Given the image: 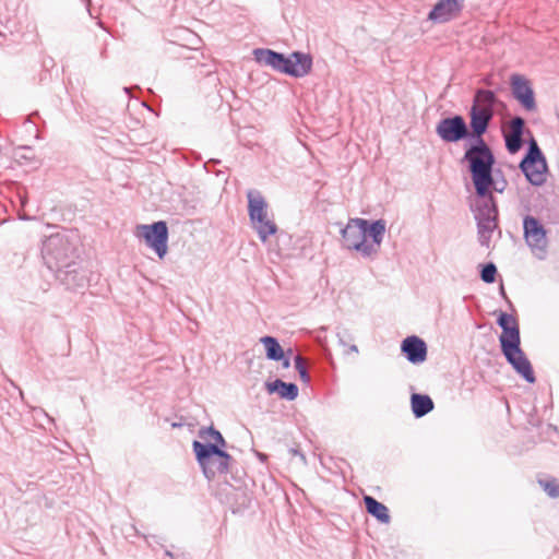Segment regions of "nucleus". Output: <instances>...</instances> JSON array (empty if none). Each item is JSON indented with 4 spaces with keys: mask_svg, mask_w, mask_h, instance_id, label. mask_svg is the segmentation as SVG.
<instances>
[{
    "mask_svg": "<svg viewBox=\"0 0 559 559\" xmlns=\"http://www.w3.org/2000/svg\"><path fill=\"white\" fill-rule=\"evenodd\" d=\"M259 457H260L261 460H264L266 456H265L264 454H261V453H260V454H259Z\"/></svg>",
    "mask_w": 559,
    "mask_h": 559,
    "instance_id": "37",
    "label": "nucleus"
},
{
    "mask_svg": "<svg viewBox=\"0 0 559 559\" xmlns=\"http://www.w3.org/2000/svg\"><path fill=\"white\" fill-rule=\"evenodd\" d=\"M265 389L269 394L276 393L281 399L286 401L296 400L299 392L296 383L285 382L281 379H275L272 382H265Z\"/></svg>",
    "mask_w": 559,
    "mask_h": 559,
    "instance_id": "20",
    "label": "nucleus"
},
{
    "mask_svg": "<svg viewBox=\"0 0 559 559\" xmlns=\"http://www.w3.org/2000/svg\"><path fill=\"white\" fill-rule=\"evenodd\" d=\"M500 294L503 296V297H507L506 296V292H504V287L503 285L500 286Z\"/></svg>",
    "mask_w": 559,
    "mask_h": 559,
    "instance_id": "35",
    "label": "nucleus"
},
{
    "mask_svg": "<svg viewBox=\"0 0 559 559\" xmlns=\"http://www.w3.org/2000/svg\"><path fill=\"white\" fill-rule=\"evenodd\" d=\"M192 450L204 477L210 481L227 474L235 461L225 449L211 442L193 440Z\"/></svg>",
    "mask_w": 559,
    "mask_h": 559,
    "instance_id": "4",
    "label": "nucleus"
},
{
    "mask_svg": "<svg viewBox=\"0 0 559 559\" xmlns=\"http://www.w3.org/2000/svg\"><path fill=\"white\" fill-rule=\"evenodd\" d=\"M465 0H438L428 13V20L436 24H444L456 19L463 8Z\"/></svg>",
    "mask_w": 559,
    "mask_h": 559,
    "instance_id": "15",
    "label": "nucleus"
},
{
    "mask_svg": "<svg viewBox=\"0 0 559 559\" xmlns=\"http://www.w3.org/2000/svg\"><path fill=\"white\" fill-rule=\"evenodd\" d=\"M41 257L47 269L55 273L76 259L75 247L64 235H50L43 242Z\"/></svg>",
    "mask_w": 559,
    "mask_h": 559,
    "instance_id": "7",
    "label": "nucleus"
},
{
    "mask_svg": "<svg viewBox=\"0 0 559 559\" xmlns=\"http://www.w3.org/2000/svg\"><path fill=\"white\" fill-rule=\"evenodd\" d=\"M501 176H504L502 170L493 168V178H501Z\"/></svg>",
    "mask_w": 559,
    "mask_h": 559,
    "instance_id": "32",
    "label": "nucleus"
},
{
    "mask_svg": "<svg viewBox=\"0 0 559 559\" xmlns=\"http://www.w3.org/2000/svg\"><path fill=\"white\" fill-rule=\"evenodd\" d=\"M411 407L415 418H421L433 409L435 404L429 395L413 393L411 396Z\"/></svg>",
    "mask_w": 559,
    "mask_h": 559,
    "instance_id": "22",
    "label": "nucleus"
},
{
    "mask_svg": "<svg viewBox=\"0 0 559 559\" xmlns=\"http://www.w3.org/2000/svg\"><path fill=\"white\" fill-rule=\"evenodd\" d=\"M282 362L283 368L287 369L290 367V359L286 357L285 353H283V359H280Z\"/></svg>",
    "mask_w": 559,
    "mask_h": 559,
    "instance_id": "30",
    "label": "nucleus"
},
{
    "mask_svg": "<svg viewBox=\"0 0 559 559\" xmlns=\"http://www.w3.org/2000/svg\"><path fill=\"white\" fill-rule=\"evenodd\" d=\"M500 104L496 93L491 90L478 88L475 92L472 107H476L479 110L490 114L495 117L496 106Z\"/></svg>",
    "mask_w": 559,
    "mask_h": 559,
    "instance_id": "19",
    "label": "nucleus"
},
{
    "mask_svg": "<svg viewBox=\"0 0 559 559\" xmlns=\"http://www.w3.org/2000/svg\"><path fill=\"white\" fill-rule=\"evenodd\" d=\"M364 503L367 512L382 524H389L391 516L389 509L382 502L371 496H364Z\"/></svg>",
    "mask_w": 559,
    "mask_h": 559,
    "instance_id": "21",
    "label": "nucleus"
},
{
    "mask_svg": "<svg viewBox=\"0 0 559 559\" xmlns=\"http://www.w3.org/2000/svg\"><path fill=\"white\" fill-rule=\"evenodd\" d=\"M164 555H165V557L167 559H174L175 558V555L170 550H168V549L165 550Z\"/></svg>",
    "mask_w": 559,
    "mask_h": 559,
    "instance_id": "33",
    "label": "nucleus"
},
{
    "mask_svg": "<svg viewBox=\"0 0 559 559\" xmlns=\"http://www.w3.org/2000/svg\"><path fill=\"white\" fill-rule=\"evenodd\" d=\"M538 484L550 498L559 497V481L555 477L540 478Z\"/></svg>",
    "mask_w": 559,
    "mask_h": 559,
    "instance_id": "25",
    "label": "nucleus"
},
{
    "mask_svg": "<svg viewBox=\"0 0 559 559\" xmlns=\"http://www.w3.org/2000/svg\"><path fill=\"white\" fill-rule=\"evenodd\" d=\"M171 427L173 428H180V427H182V424L181 423H173Z\"/></svg>",
    "mask_w": 559,
    "mask_h": 559,
    "instance_id": "34",
    "label": "nucleus"
},
{
    "mask_svg": "<svg viewBox=\"0 0 559 559\" xmlns=\"http://www.w3.org/2000/svg\"><path fill=\"white\" fill-rule=\"evenodd\" d=\"M219 163H221V160H219V159H214V158H213V159H210L209 162H206V163L204 164V168H205L207 171H210V165H217V164H219Z\"/></svg>",
    "mask_w": 559,
    "mask_h": 559,
    "instance_id": "31",
    "label": "nucleus"
},
{
    "mask_svg": "<svg viewBox=\"0 0 559 559\" xmlns=\"http://www.w3.org/2000/svg\"><path fill=\"white\" fill-rule=\"evenodd\" d=\"M295 369L297 370L300 380L305 383L310 382V374L306 368L305 360L301 355H296L294 358Z\"/></svg>",
    "mask_w": 559,
    "mask_h": 559,
    "instance_id": "27",
    "label": "nucleus"
},
{
    "mask_svg": "<svg viewBox=\"0 0 559 559\" xmlns=\"http://www.w3.org/2000/svg\"><path fill=\"white\" fill-rule=\"evenodd\" d=\"M123 91H124L126 93H129L130 88H129V87H123Z\"/></svg>",
    "mask_w": 559,
    "mask_h": 559,
    "instance_id": "39",
    "label": "nucleus"
},
{
    "mask_svg": "<svg viewBox=\"0 0 559 559\" xmlns=\"http://www.w3.org/2000/svg\"><path fill=\"white\" fill-rule=\"evenodd\" d=\"M55 277L66 286L67 289H80L86 286L87 272L76 259L56 271Z\"/></svg>",
    "mask_w": 559,
    "mask_h": 559,
    "instance_id": "13",
    "label": "nucleus"
},
{
    "mask_svg": "<svg viewBox=\"0 0 559 559\" xmlns=\"http://www.w3.org/2000/svg\"><path fill=\"white\" fill-rule=\"evenodd\" d=\"M355 352V353H358V348L356 345L352 344V353Z\"/></svg>",
    "mask_w": 559,
    "mask_h": 559,
    "instance_id": "36",
    "label": "nucleus"
},
{
    "mask_svg": "<svg viewBox=\"0 0 559 559\" xmlns=\"http://www.w3.org/2000/svg\"><path fill=\"white\" fill-rule=\"evenodd\" d=\"M497 324L502 330L499 335V343L507 362L527 383H535L536 377L533 366L521 347V332L518 320L512 314L500 312Z\"/></svg>",
    "mask_w": 559,
    "mask_h": 559,
    "instance_id": "2",
    "label": "nucleus"
},
{
    "mask_svg": "<svg viewBox=\"0 0 559 559\" xmlns=\"http://www.w3.org/2000/svg\"><path fill=\"white\" fill-rule=\"evenodd\" d=\"M468 116L469 123L467 127L469 142L485 141L484 135L487 133L493 117L490 116V114L472 106L469 108Z\"/></svg>",
    "mask_w": 559,
    "mask_h": 559,
    "instance_id": "16",
    "label": "nucleus"
},
{
    "mask_svg": "<svg viewBox=\"0 0 559 559\" xmlns=\"http://www.w3.org/2000/svg\"><path fill=\"white\" fill-rule=\"evenodd\" d=\"M519 168L531 185L539 187L546 182L547 162L533 136L528 142L526 154L519 164Z\"/></svg>",
    "mask_w": 559,
    "mask_h": 559,
    "instance_id": "9",
    "label": "nucleus"
},
{
    "mask_svg": "<svg viewBox=\"0 0 559 559\" xmlns=\"http://www.w3.org/2000/svg\"><path fill=\"white\" fill-rule=\"evenodd\" d=\"M260 343L264 346L265 356L269 360L280 361V359H283L284 349L276 337L265 335L260 338Z\"/></svg>",
    "mask_w": 559,
    "mask_h": 559,
    "instance_id": "23",
    "label": "nucleus"
},
{
    "mask_svg": "<svg viewBox=\"0 0 559 559\" xmlns=\"http://www.w3.org/2000/svg\"><path fill=\"white\" fill-rule=\"evenodd\" d=\"M436 133L445 143L469 141L468 127L461 115L442 118L436 126Z\"/></svg>",
    "mask_w": 559,
    "mask_h": 559,
    "instance_id": "12",
    "label": "nucleus"
},
{
    "mask_svg": "<svg viewBox=\"0 0 559 559\" xmlns=\"http://www.w3.org/2000/svg\"><path fill=\"white\" fill-rule=\"evenodd\" d=\"M352 224L358 227L360 231V239L352 243V250L359 252L364 258L373 259L377 257L385 234V221L380 218L370 222L356 217L352 218Z\"/></svg>",
    "mask_w": 559,
    "mask_h": 559,
    "instance_id": "6",
    "label": "nucleus"
},
{
    "mask_svg": "<svg viewBox=\"0 0 559 559\" xmlns=\"http://www.w3.org/2000/svg\"><path fill=\"white\" fill-rule=\"evenodd\" d=\"M46 417L48 418L49 421H53V419L51 417H49L46 413H45Z\"/></svg>",
    "mask_w": 559,
    "mask_h": 559,
    "instance_id": "38",
    "label": "nucleus"
},
{
    "mask_svg": "<svg viewBox=\"0 0 559 559\" xmlns=\"http://www.w3.org/2000/svg\"><path fill=\"white\" fill-rule=\"evenodd\" d=\"M401 352L411 364L419 365L427 358V344L419 336L411 335L402 341Z\"/></svg>",
    "mask_w": 559,
    "mask_h": 559,
    "instance_id": "18",
    "label": "nucleus"
},
{
    "mask_svg": "<svg viewBox=\"0 0 559 559\" xmlns=\"http://www.w3.org/2000/svg\"><path fill=\"white\" fill-rule=\"evenodd\" d=\"M511 91L513 97L526 111H535L537 109L535 94L530 81L521 74H512L510 78Z\"/></svg>",
    "mask_w": 559,
    "mask_h": 559,
    "instance_id": "14",
    "label": "nucleus"
},
{
    "mask_svg": "<svg viewBox=\"0 0 559 559\" xmlns=\"http://www.w3.org/2000/svg\"><path fill=\"white\" fill-rule=\"evenodd\" d=\"M253 56L258 63L296 79L306 76L312 69V57L302 51L286 56L270 48H255Z\"/></svg>",
    "mask_w": 559,
    "mask_h": 559,
    "instance_id": "3",
    "label": "nucleus"
},
{
    "mask_svg": "<svg viewBox=\"0 0 559 559\" xmlns=\"http://www.w3.org/2000/svg\"><path fill=\"white\" fill-rule=\"evenodd\" d=\"M248 199V215L251 227L257 233L261 242H266L270 236L277 233V225L273 219L267 216L269 205L258 190H249L247 192Z\"/></svg>",
    "mask_w": 559,
    "mask_h": 559,
    "instance_id": "8",
    "label": "nucleus"
},
{
    "mask_svg": "<svg viewBox=\"0 0 559 559\" xmlns=\"http://www.w3.org/2000/svg\"><path fill=\"white\" fill-rule=\"evenodd\" d=\"M497 273V266L492 262L480 265V280L487 284H492L496 282Z\"/></svg>",
    "mask_w": 559,
    "mask_h": 559,
    "instance_id": "26",
    "label": "nucleus"
},
{
    "mask_svg": "<svg viewBox=\"0 0 559 559\" xmlns=\"http://www.w3.org/2000/svg\"><path fill=\"white\" fill-rule=\"evenodd\" d=\"M200 438H206L207 436L213 439L211 444H217L218 448L225 449L227 447V442L221 431H218L214 426H210L206 428H201L199 431Z\"/></svg>",
    "mask_w": 559,
    "mask_h": 559,
    "instance_id": "24",
    "label": "nucleus"
},
{
    "mask_svg": "<svg viewBox=\"0 0 559 559\" xmlns=\"http://www.w3.org/2000/svg\"><path fill=\"white\" fill-rule=\"evenodd\" d=\"M331 228H337L338 233L342 235L344 239L347 237V231L349 228V222L346 225H343L342 223H333L330 226Z\"/></svg>",
    "mask_w": 559,
    "mask_h": 559,
    "instance_id": "29",
    "label": "nucleus"
},
{
    "mask_svg": "<svg viewBox=\"0 0 559 559\" xmlns=\"http://www.w3.org/2000/svg\"><path fill=\"white\" fill-rule=\"evenodd\" d=\"M524 238L533 254L545 260L547 257V237L543 224L534 216L527 215L523 219Z\"/></svg>",
    "mask_w": 559,
    "mask_h": 559,
    "instance_id": "11",
    "label": "nucleus"
},
{
    "mask_svg": "<svg viewBox=\"0 0 559 559\" xmlns=\"http://www.w3.org/2000/svg\"><path fill=\"white\" fill-rule=\"evenodd\" d=\"M508 187L504 176L493 178L490 175L485 186L476 187L475 197L469 204L477 226L478 242L489 248L492 233L498 229L499 210L493 192L503 193Z\"/></svg>",
    "mask_w": 559,
    "mask_h": 559,
    "instance_id": "1",
    "label": "nucleus"
},
{
    "mask_svg": "<svg viewBox=\"0 0 559 559\" xmlns=\"http://www.w3.org/2000/svg\"><path fill=\"white\" fill-rule=\"evenodd\" d=\"M525 132V120L520 116H514L509 122V130L503 132L506 148L510 154L518 153L523 144Z\"/></svg>",
    "mask_w": 559,
    "mask_h": 559,
    "instance_id": "17",
    "label": "nucleus"
},
{
    "mask_svg": "<svg viewBox=\"0 0 559 559\" xmlns=\"http://www.w3.org/2000/svg\"><path fill=\"white\" fill-rule=\"evenodd\" d=\"M136 229L143 237L145 245L151 248L159 259H163L168 250V226L165 221H157L152 224L138 225Z\"/></svg>",
    "mask_w": 559,
    "mask_h": 559,
    "instance_id": "10",
    "label": "nucleus"
},
{
    "mask_svg": "<svg viewBox=\"0 0 559 559\" xmlns=\"http://www.w3.org/2000/svg\"><path fill=\"white\" fill-rule=\"evenodd\" d=\"M131 527H132V530L134 531V533L138 536H141L140 532L136 530V527L134 525H132ZM142 537L145 539V542L147 543V545L150 547H153L152 542L157 544V545L163 546V544H162L163 538L160 536H157V535H142Z\"/></svg>",
    "mask_w": 559,
    "mask_h": 559,
    "instance_id": "28",
    "label": "nucleus"
},
{
    "mask_svg": "<svg viewBox=\"0 0 559 559\" xmlns=\"http://www.w3.org/2000/svg\"><path fill=\"white\" fill-rule=\"evenodd\" d=\"M462 163L467 164L475 189L485 186L490 175H493L496 157L486 141L469 142L462 157Z\"/></svg>",
    "mask_w": 559,
    "mask_h": 559,
    "instance_id": "5",
    "label": "nucleus"
}]
</instances>
